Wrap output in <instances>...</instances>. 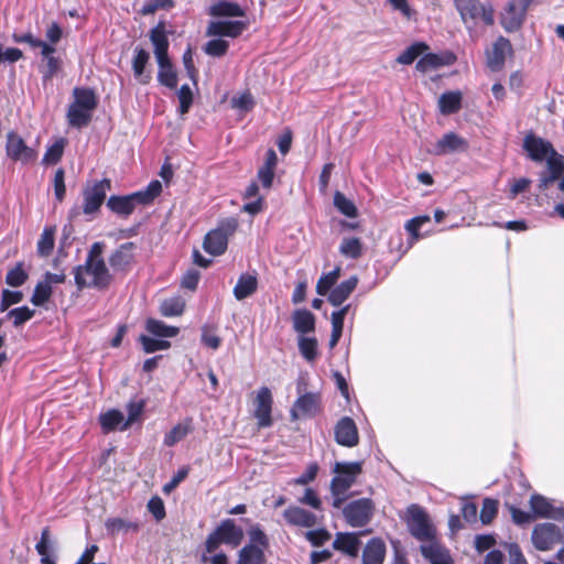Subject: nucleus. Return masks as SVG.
<instances>
[{
  "label": "nucleus",
  "mask_w": 564,
  "mask_h": 564,
  "mask_svg": "<svg viewBox=\"0 0 564 564\" xmlns=\"http://www.w3.org/2000/svg\"><path fill=\"white\" fill-rule=\"evenodd\" d=\"M523 149L532 161L543 162L545 160L546 169L539 174L538 187L541 192L546 191L562 175L564 156L554 149L551 142L533 133L525 135Z\"/></svg>",
  "instance_id": "1"
},
{
  "label": "nucleus",
  "mask_w": 564,
  "mask_h": 564,
  "mask_svg": "<svg viewBox=\"0 0 564 564\" xmlns=\"http://www.w3.org/2000/svg\"><path fill=\"white\" fill-rule=\"evenodd\" d=\"M335 475L329 485L333 497V507L340 509L347 500V492L356 482L358 476L362 471V463L360 462H336L332 468Z\"/></svg>",
  "instance_id": "2"
},
{
  "label": "nucleus",
  "mask_w": 564,
  "mask_h": 564,
  "mask_svg": "<svg viewBox=\"0 0 564 564\" xmlns=\"http://www.w3.org/2000/svg\"><path fill=\"white\" fill-rule=\"evenodd\" d=\"M162 192V184L160 181L154 180L141 191L132 193L130 195L118 196L112 195L107 200V207L115 214L128 217L130 216L138 205H149L155 197Z\"/></svg>",
  "instance_id": "3"
},
{
  "label": "nucleus",
  "mask_w": 564,
  "mask_h": 564,
  "mask_svg": "<svg viewBox=\"0 0 564 564\" xmlns=\"http://www.w3.org/2000/svg\"><path fill=\"white\" fill-rule=\"evenodd\" d=\"M73 272L78 290L85 288L106 290L112 280L105 260H98L96 262L85 261L84 264L75 267Z\"/></svg>",
  "instance_id": "4"
},
{
  "label": "nucleus",
  "mask_w": 564,
  "mask_h": 564,
  "mask_svg": "<svg viewBox=\"0 0 564 564\" xmlns=\"http://www.w3.org/2000/svg\"><path fill=\"white\" fill-rule=\"evenodd\" d=\"M243 530L237 525L235 520L225 519L219 525L208 534L205 542V550L213 554L220 544H226L232 549L238 547L243 540Z\"/></svg>",
  "instance_id": "5"
},
{
  "label": "nucleus",
  "mask_w": 564,
  "mask_h": 564,
  "mask_svg": "<svg viewBox=\"0 0 564 564\" xmlns=\"http://www.w3.org/2000/svg\"><path fill=\"white\" fill-rule=\"evenodd\" d=\"M248 534L249 543L239 551L236 564H264L269 538L258 524L252 525Z\"/></svg>",
  "instance_id": "6"
},
{
  "label": "nucleus",
  "mask_w": 564,
  "mask_h": 564,
  "mask_svg": "<svg viewBox=\"0 0 564 564\" xmlns=\"http://www.w3.org/2000/svg\"><path fill=\"white\" fill-rule=\"evenodd\" d=\"M303 381L297 382L299 398L290 410V415L293 421L314 417L322 412V397L318 392H303Z\"/></svg>",
  "instance_id": "7"
},
{
  "label": "nucleus",
  "mask_w": 564,
  "mask_h": 564,
  "mask_svg": "<svg viewBox=\"0 0 564 564\" xmlns=\"http://www.w3.org/2000/svg\"><path fill=\"white\" fill-rule=\"evenodd\" d=\"M406 524L410 533L419 541L427 542L435 538V529L427 513L417 505H411L406 510Z\"/></svg>",
  "instance_id": "8"
},
{
  "label": "nucleus",
  "mask_w": 564,
  "mask_h": 564,
  "mask_svg": "<svg viewBox=\"0 0 564 564\" xmlns=\"http://www.w3.org/2000/svg\"><path fill=\"white\" fill-rule=\"evenodd\" d=\"M341 508L346 522L352 528H361L371 521L376 506L370 498H360Z\"/></svg>",
  "instance_id": "9"
},
{
  "label": "nucleus",
  "mask_w": 564,
  "mask_h": 564,
  "mask_svg": "<svg viewBox=\"0 0 564 564\" xmlns=\"http://www.w3.org/2000/svg\"><path fill=\"white\" fill-rule=\"evenodd\" d=\"M462 20L466 25L475 24L478 20L487 25L494 23V9L490 4H482L478 0H454Z\"/></svg>",
  "instance_id": "10"
},
{
  "label": "nucleus",
  "mask_w": 564,
  "mask_h": 564,
  "mask_svg": "<svg viewBox=\"0 0 564 564\" xmlns=\"http://www.w3.org/2000/svg\"><path fill=\"white\" fill-rule=\"evenodd\" d=\"M6 154L8 159L21 164H30L36 161L37 151L29 147L23 138L15 131L11 130L7 133Z\"/></svg>",
  "instance_id": "11"
},
{
  "label": "nucleus",
  "mask_w": 564,
  "mask_h": 564,
  "mask_svg": "<svg viewBox=\"0 0 564 564\" xmlns=\"http://www.w3.org/2000/svg\"><path fill=\"white\" fill-rule=\"evenodd\" d=\"M110 187L111 182L108 178L85 186L83 189V213L86 216H94L100 209Z\"/></svg>",
  "instance_id": "12"
},
{
  "label": "nucleus",
  "mask_w": 564,
  "mask_h": 564,
  "mask_svg": "<svg viewBox=\"0 0 564 564\" xmlns=\"http://www.w3.org/2000/svg\"><path fill=\"white\" fill-rule=\"evenodd\" d=\"M562 538L561 527L551 522L536 524L531 534L532 543L539 551L552 550L554 545L562 542Z\"/></svg>",
  "instance_id": "13"
},
{
  "label": "nucleus",
  "mask_w": 564,
  "mask_h": 564,
  "mask_svg": "<svg viewBox=\"0 0 564 564\" xmlns=\"http://www.w3.org/2000/svg\"><path fill=\"white\" fill-rule=\"evenodd\" d=\"M248 28L245 21L217 20L210 21L206 29V35L209 37H230L236 39Z\"/></svg>",
  "instance_id": "14"
},
{
  "label": "nucleus",
  "mask_w": 564,
  "mask_h": 564,
  "mask_svg": "<svg viewBox=\"0 0 564 564\" xmlns=\"http://www.w3.org/2000/svg\"><path fill=\"white\" fill-rule=\"evenodd\" d=\"M254 417L257 419L259 427H269L272 425V404L273 399L269 388L262 387L258 390L256 395Z\"/></svg>",
  "instance_id": "15"
},
{
  "label": "nucleus",
  "mask_w": 564,
  "mask_h": 564,
  "mask_svg": "<svg viewBox=\"0 0 564 564\" xmlns=\"http://www.w3.org/2000/svg\"><path fill=\"white\" fill-rule=\"evenodd\" d=\"M530 508L535 518L564 520V508L554 507L549 499L542 495H532L530 498Z\"/></svg>",
  "instance_id": "16"
},
{
  "label": "nucleus",
  "mask_w": 564,
  "mask_h": 564,
  "mask_svg": "<svg viewBox=\"0 0 564 564\" xmlns=\"http://www.w3.org/2000/svg\"><path fill=\"white\" fill-rule=\"evenodd\" d=\"M336 442L346 447H354L358 444L359 436L356 423L349 416L341 417L335 426Z\"/></svg>",
  "instance_id": "17"
},
{
  "label": "nucleus",
  "mask_w": 564,
  "mask_h": 564,
  "mask_svg": "<svg viewBox=\"0 0 564 564\" xmlns=\"http://www.w3.org/2000/svg\"><path fill=\"white\" fill-rule=\"evenodd\" d=\"M468 149V142L455 132L445 133L431 151L435 155H445L455 152H464Z\"/></svg>",
  "instance_id": "18"
},
{
  "label": "nucleus",
  "mask_w": 564,
  "mask_h": 564,
  "mask_svg": "<svg viewBox=\"0 0 564 564\" xmlns=\"http://www.w3.org/2000/svg\"><path fill=\"white\" fill-rule=\"evenodd\" d=\"M424 558L431 564H454L448 550L433 538L420 546Z\"/></svg>",
  "instance_id": "19"
},
{
  "label": "nucleus",
  "mask_w": 564,
  "mask_h": 564,
  "mask_svg": "<svg viewBox=\"0 0 564 564\" xmlns=\"http://www.w3.org/2000/svg\"><path fill=\"white\" fill-rule=\"evenodd\" d=\"M259 185L258 182H251L245 189L242 197L248 202L243 204L242 212L254 216L260 214L265 208L264 196L259 194Z\"/></svg>",
  "instance_id": "20"
},
{
  "label": "nucleus",
  "mask_w": 564,
  "mask_h": 564,
  "mask_svg": "<svg viewBox=\"0 0 564 564\" xmlns=\"http://www.w3.org/2000/svg\"><path fill=\"white\" fill-rule=\"evenodd\" d=\"M283 518L288 524L301 528H312L317 521L314 513L297 506L286 508L283 512Z\"/></svg>",
  "instance_id": "21"
},
{
  "label": "nucleus",
  "mask_w": 564,
  "mask_h": 564,
  "mask_svg": "<svg viewBox=\"0 0 564 564\" xmlns=\"http://www.w3.org/2000/svg\"><path fill=\"white\" fill-rule=\"evenodd\" d=\"M511 52V43L509 40L500 36L492 45L491 51L487 54V65L491 70H499L503 64L508 53Z\"/></svg>",
  "instance_id": "22"
},
{
  "label": "nucleus",
  "mask_w": 564,
  "mask_h": 564,
  "mask_svg": "<svg viewBox=\"0 0 564 564\" xmlns=\"http://www.w3.org/2000/svg\"><path fill=\"white\" fill-rule=\"evenodd\" d=\"M527 11L521 9L512 0L501 13V25L508 32L517 31L523 23Z\"/></svg>",
  "instance_id": "23"
},
{
  "label": "nucleus",
  "mask_w": 564,
  "mask_h": 564,
  "mask_svg": "<svg viewBox=\"0 0 564 564\" xmlns=\"http://www.w3.org/2000/svg\"><path fill=\"white\" fill-rule=\"evenodd\" d=\"M150 40L154 47L156 62H161L163 58H167L170 43L163 22L158 23V25L151 29Z\"/></svg>",
  "instance_id": "24"
},
{
  "label": "nucleus",
  "mask_w": 564,
  "mask_h": 564,
  "mask_svg": "<svg viewBox=\"0 0 564 564\" xmlns=\"http://www.w3.org/2000/svg\"><path fill=\"white\" fill-rule=\"evenodd\" d=\"M258 290L257 274L245 272L239 275L237 283L232 290L234 296L237 301H242L253 295Z\"/></svg>",
  "instance_id": "25"
},
{
  "label": "nucleus",
  "mask_w": 564,
  "mask_h": 564,
  "mask_svg": "<svg viewBox=\"0 0 564 564\" xmlns=\"http://www.w3.org/2000/svg\"><path fill=\"white\" fill-rule=\"evenodd\" d=\"M150 61V53L142 47L134 48V56L132 59V70L134 77L140 84L147 85L151 80V73L145 70Z\"/></svg>",
  "instance_id": "26"
},
{
  "label": "nucleus",
  "mask_w": 564,
  "mask_h": 564,
  "mask_svg": "<svg viewBox=\"0 0 564 564\" xmlns=\"http://www.w3.org/2000/svg\"><path fill=\"white\" fill-rule=\"evenodd\" d=\"M133 242L122 243L109 257V263L115 271L126 270L133 260Z\"/></svg>",
  "instance_id": "27"
},
{
  "label": "nucleus",
  "mask_w": 564,
  "mask_h": 564,
  "mask_svg": "<svg viewBox=\"0 0 564 564\" xmlns=\"http://www.w3.org/2000/svg\"><path fill=\"white\" fill-rule=\"evenodd\" d=\"M357 284L358 278L356 275L343 281L328 292V302L333 306H340L350 296Z\"/></svg>",
  "instance_id": "28"
},
{
  "label": "nucleus",
  "mask_w": 564,
  "mask_h": 564,
  "mask_svg": "<svg viewBox=\"0 0 564 564\" xmlns=\"http://www.w3.org/2000/svg\"><path fill=\"white\" fill-rule=\"evenodd\" d=\"M386 556V544L379 538L369 540L362 552V564H382Z\"/></svg>",
  "instance_id": "29"
},
{
  "label": "nucleus",
  "mask_w": 564,
  "mask_h": 564,
  "mask_svg": "<svg viewBox=\"0 0 564 564\" xmlns=\"http://www.w3.org/2000/svg\"><path fill=\"white\" fill-rule=\"evenodd\" d=\"M35 550L41 556L42 564H56L57 556L54 550V542L51 540L48 528H44L41 533L40 541L35 545Z\"/></svg>",
  "instance_id": "30"
},
{
  "label": "nucleus",
  "mask_w": 564,
  "mask_h": 564,
  "mask_svg": "<svg viewBox=\"0 0 564 564\" xmlns=\"http://www.w3.org/2000/svg\"><path fill=\"white\" fill-rule=\"evenodd\" d=\"M454 62L452 54L438 55L427 53L423 55L416 63V69L421 73H426L438 67L451 65Z\"/></svg>",
  "instance_id": "31"
},
{
  "label": "nucleus",
  "mask_w": 564,
  "mask_h": 564,
  "mask_svg": "<svg viewBox=\"0 0 564 564\" xmlns=\"http://www.w3.org/2000/svg\"><path fill=\"white\" fill-rule=\"evenodd\" d=\"M359 546L360 541L357 533L338 532L333 542V547L335 550L341 551L350 556H356L358 554Z\"/></svg>",
  "instance_id": "32"
},
{
  "label": "nucleus",
  "mask_w": 564,
  "mask_h": 564,
  "mask_svg": "<svg viewBox=\"0 0 564 564\" xmlns=\"http://www.w3.org/2000/svg\"><path fill=\"white\" fill-rule=\"evenodd\" d=\"M463 95L459 90H451L438 98V110L442 115L456 113L462 108Z\"/></svg>",
  "instance_id": "33"
},
{
  "label": "nucleus",
  "mask_w": 564,
  "mask_h": 564,
  "mask_svg": "<svg viewBox=\"0 0 564 564\" xmlns=\"http://www.w3.org/2000/svg\"><path fill=\"white\" fill-rule=\"evenodd\" d=\"M294 330L301 335L315 329V317L308 310H296L292 315Z\"/></svg>",
  "instance_id": "34"
},
{
  "label": "nucleus",
  "mask_w": 564,
  "mask_h": 564,
  "mask_svg": "<svg viewBox=\"0 0 564 564\" xmlns=\"http://www.w3.org/2000/svg\"><path fill=\"white\" fill-rule=\"evenodd\" d=\"M66 117L69 126L80 129L89 124L93 118V111L80 108L79 106H76V104L72 102L68 107Z\"/></svg>",
  "instance_id": "35"
},
{
  "label": "nucleus",
  "mask_w": 564,
  "mask_h": 564,
  "mask_svg": "<svg viewBox=\"0 0 564 564\" xmlns=\"http://www.w3.org/2000/svg\"><path fill=\"white\" fill-rule=\"evenodd\" d=\"M159 72H158V80L161 85L167 88H175L177 85V74L174 69V66L170 59L163 58L161 62H158Z\"/></svg>",
  "instance_id": "36"
},
{
  "label": "nucleus",
  "mask_w": 564,
  "mask_h": 564,
  "mask_svg": "<svg viewBox=\"0 0 564 564\" xmlns=\"http://www.w3.org/2000/svg\"><path fill=\"white\" fill-rule=\"evenodd\" d=\"M228 240L215 229L210 230L204 240V249L213 256H220L227 249Z\"/></svg>",
  "instance_id": "37"
},
{
  "label": "nucleus",
  "mask_w": 564,
  "mask_h": 564,
  "mask_svg": "<svg viewBox=\"0 0 564 564\" xmlns=\"http://www.w3.org/2000/svg\"><path fill=\"white\" fill-rule=\"evenodd\" d=\"M74 104L94 112L98 105V98L93 89L76 87L73 90Z\"/></svg>",
  "instance_id": "38"
},
{
  "label": "nucleus",
  "mask_w": 564,
  "mask_h": 564,
  "mask_svg": "<svg viewBox=\"0 0 564 564\" xmlns=\"http://www.w3.org/2000/svg\"><path fill=\"white\" fill-rule=\"evenodd\" d=\"M145 329L153 336L160 338H171L178 334V328L169 326L162 321L149 318L145 323Z\"/></svg>",
  "instance_id": "39"
},
{
  "label": "nucleus",
  "mask_w": 564,
  "mask_h": 564,
  "mask_svg": "<svg viewBox=\"0 0 564 564\" xmlns=\"http://www.w3.org/2000/svg\"><path fill=\"white\" fill-rule=\"evenodd\" d=\"M209 13L214 17H245L243 9L239 4L229 1L215 3L210 7Z\"/></svg>",
  "instance_id": "40"
},
{
  "label": "nucleus",
  "mask_w": 564,
  "mask_h": 564,
  "mask_svg": "<svg viewBox=\"0 0 564 564\" xmlns=\"http://www.w3.org/2000/svg\"><path fill=\"white\" fill-rule=\"evenodd\" d=\"M99 422L105 433H109L119 429L121 431L122 424L126 422L122 412L118 410H109L100 414Z\"/></svg>",
  "instance_id": "41"
},
{
  "label": "nucleus",
  "mask_w": 564,
  "mask_h": 564,
  "mask_svg": "<svg viewBox=\"0 0 564 564\" xmlns=\"http://www.w3.org/2000/svg\"><path fill=\"white\" fill-rule=\"evenodd\" d=\"M55 227H45L41 237L37 241L36 250L39 256L48 257L53 249L55 242Z\"/></svg>",
  "instance_id": "42"
},
{
  "label": "nucleus",
  "mask_w": 564,
  "mask_h": 564,
  "mask_svg": "<svg viewBox=\"0 0 564 564\" xmlns=\"http://www.w3.org/2000/svg\"><path fill=\"white\" fill-rule=\"evenodd\" d=\"M105 527L109 534L115 535L120 532L138 531L137 522L128 521L122 518H109L105 522Z\"/></svg>",
  "instance_id": "43"
},
{
  "label": "nucleus",
  "mask_w": 564,
  "mask_h": 564,
  "mask_svg": "<svg viewBox=\"0 0 564 564\" xmlns=\"http://www.w3.org/2000/svg\"><path fill=\"white\" fill-rule=\"evenodd\" d=\"M341 256L349 259H358L362 253V245L359 238H344L339 246Z\"/></svg>",
  "instance_id": "44"
},
{
  "label": "nucleus",
  "mask_w": 564,
  "mask_h": 564,
  "mask_svg": "<svg viewBox=\"0 0 564 564\" xmlns=\"http://www.w3.org/2000/svg\"><path fill=\"white\" fill-rule=\"evenodd\" d=\"M191 431L192 426L189 422L178 423L164 435L163 443L167 447L174 446L176 443L182 441Z\"/></svg>",
  "instance_id": "45"
},
{
  "label": "nucleus",
  "mask_w": 564,
  "mask_h": 564,
  "mask_svg": "<svg viewBox=\"0 0 564 564\" xmlns=\"http://www.w3.org/2000/svg\"><path fill=\"white\" fill-rule=\"evenodd\" d=\"M339 276H340V268L339 267H336L330 272L323 274L316 284L317 294H319L322 296L327 295L328 292L336 284Z\"/></svg>",
  "instance_id": "46"
},
{
  "label": "nucleus",
  "mask_w": 564,
  "mask_h": 564,
  "mask_svg": "<svg viewBox=\"0 0 564 564\" xmlns=\"http://www.w3.org/2000/svg\"><path fill=\"white\" fill-rule=\"evenodd\" d=\"M299 350L303 358L312 362L317 357V339L315 337L300 336Z\"/></svg>",
  "instance_id": "47"
},
{
  "label": "nucleus",
  "mask_w": 564,
  "mask_h": 564,
  "mask_svg": "<svg viewBox=\"0 0 564 564\" xmlns=\"http://www.w3.org/2000/svg\"><path fill=\"white\" fill-rule=\"evenodd\" d=\"M184 308V300L178 296H175L163 301L160 306V312L163 316L172 317L181 315Z\"/></svg>",
  "instance_id": "48"
},
{
  "label": "nucleus",
  "mask_w": 564,
  "mask_h": 564,
  "mask_svg": "<svg viewBox=\"0 0 564 564\" xmlns=\"http://www.w3.org/2000/svg\"><path fill=\"white\" fill-rule=\"evenodd\" d=\"M429 46L422 42L414 43L403 51L397 58L398 63L403 65L412 64Z\"/></svg>",
  "instance_id": "49"
},
{
  "label": "nucleus",
  "mask_w": 564,
  "mask_h": 564,
  "mask_svg": "<svg viewBox=\"0 0 564 564\" xmlns=\"http://www.w3.org/2000/svg\"><path fill=\"white\" fill-rule=\"evenodd\" d=\"M334 206L343 215L354 218L357 216V207L354 202L348 199L343 193L336 192L334 195Z\"/></svg>",
  "instance_id": "50"
},
{
  "label": "nucleus",
  "mask_w": 564,
  "mask_h": 564,
  "mask_svg": "<svg viewBox=\"0 0 564 564\" xmlns=\"http://www.w3.org/2000/svg\"><path fill=\"white\" fill-rule=\"evenodd\" d=\"M143 350L147 354H152L158 350H165L170 348L171 344L165 338H153L147 335H141L139 338Z\"/></svg>",
  "instance_id": "51"
},
{
  "label": "nucleus",
  "mask_w": 564,
  "mask_h": 564,
  "mask_svg": "<svg viewBox=\"0 0 564 564\" xmlns=\"http://www.w3.org/2000/svg\"><path fill=\"white\" fill-rule=\"evenodd\" d=\"M229 48V42L227 40H224L221 37H216L213 40H209L204 45V52L213 57H221L224 56Z\"/></svg>",
  "instance_id": "52"
},
{
  "label": "nucleus",
  "mask_w": 564,
  "mask_h": 564,
  "mask_svg": "<svg viewBox=\"0 0 564 564\" xmlns=\"http://www.w3.org/2000/svg\"><path fill=\"white\" fill-rule=\"evenodd\" d=\"M52 295V286H50L44 280L40 281L34 289L31 297V302L35 306H42L45 304Z\"/></svg>",
  "instance_id": "53"
},
{
  "label": "nucleus",
  "mask_w": 564,
  "mask_h": 564,
  "mask_svg": "<svg viewBox=\"0 0 564 564\" xmlns=\"http://www.w3.org/2000/svg\"><path fill=\"white\" fill-rule=\"evenodd\" d=\"M498 500L491 498H485L482 501V508L480 510V521L484 524H489L498 513Z\"/></svg>",
  "instance_id": "54"
},
{
  "label": "nucleus",
  "mask_w": 564,
  "mask_h": 564,
  "mask_svg": "<svg viewBox=\"0 0 564 564\" xmlns=\"http://www.w3.org/2000/svg\"><path fill=\"white\" fill-rule=\"evenodd\" d=\"M65 140L59 139L54 144H52L45 152L43 156V164H56L61 161L64 152Z\"/></svg>",
  "instance_id": "55"
},
{
  "label": "nucleus",
  "mask_w": 564,
  "mask_h": 564,
  "mask_svg": "<svg viewBox=\"0 0 564 564\" xmlns=\"http://www.w3.org/2000/svg\"><path fill=\"white\" fill-rule=\"evenodd\" d=\"M28 273L23 270V264L18 263L14 268L8 271L6 282L10 286L18 288L25 283Z\"/></svg>",
  "instance_id": "56"
},
{
  "label": "nucleus",
  "mask_w": 564,
  "mask_h": 564,
  "mask_svg": "<svg viewBox=\"0 0 564 564\" xmlns=\"http://www.w3.org/2000/svg\"><path fill=\"white\" fill-rule=\"evenodd\" d=\"M431 218L427 215L416 216L411 218L405 224V230L410 234L412 241H417L421 238V235L419 232L420 228L425 225L426 223H430Z\"/></svg>",
  "instance_id": "57"
},
{
  "label": "nucleus",
  "mask_w": 564,
  "mask_h": 564,
  "mask_svg": "<svg viewBox=\"0 0 564 564\" xmlns=\"http://www.w3.org/2000/svg\"><path fill=\"white\" fill-rule=\"evenodd\" d=\"M174 7L173 0H148L141 8L140 12L143 15H150L155 13L158 10H169Z\"/></svg>",
  "instance_id": "58"
},
{
  "label": "nucleus",
  "mask_w": 564,
  "mask_h": 564,
  "mask_svg": "<svg viewBox=\"0 0 564 564\" xmlns=\"http://www.w3.org/2000/svg\"><path fill=\"white\" fill-rule=\"evenodd\" d=\"M319 470L317 463H310L303 474L292 480V484L305 486L314 481Z\"/></svg>",
  "instance_id": "59"
},
{
  "label": "nucleus",
  "mask_w": 564,
  "mask_h": 564,
  "mask_svg": "<svg viewBox=\"0 0 564 564\" xmlns=\"http://www.w3.org/2000/svg\"><path fill=\"white\" fill-rule=\"evenodd\" d=\"M33 315L34 311L30 310L28 306L17 307L8 313V316L13 319V325L15 327L31 319Z\"/></svg>",
  "instance_id": "60"
},
{
  "label": "nucleus",
  "mask_w": 564,
  "mask_h": 564,
  "mask_svg": "<svg viewBox=\"0 0 564 564\" xmlns=\"http://www.w3.org/2000/svg\"><path fill=\"white\" fill-rule=\"evenodd\" d=\"M177 97L180 100L178 111L181 115H185L188 112L192 102H193V94L188 85H182L177 91Z\"/></svg>",
  "instance_id": "61"
},
{
  "label": "nucleus",
  "mask_w": 564,
  "mask_h": 564,
  "mask_svg": "<svg viewBox=\"0 0 564 564\" xmlns=\"http://www.w3.org/2000/svg\"><path fill=\"white\" fill-rule=\"evenodd\" d=\"M147 508L156 521H161L165 518L166 513H165L164 502H163L162 498H160L159 496L152 497L149 500Z\"/></svg>",
  "instance_id": "62"
},
{
  "label": "nucleus",
  "mask_w": 564,
  "mask_h": 564,
  "mask_svg": "<svg viewBox=\"0 0 564 564\" xmlns=\"http://www.w3.org/2000/svg\"><path fill=\"white\" fill-rule=\"evenodd\" d=\"M144 408V403L140 402H130L127 405L128 419L121 426V431L127 430L142 413Z\"/></svg>",
  "instance_id": "63"
},
{
  "label": "nucleus",
  "mask_w": 564,
  "mask_h": 564,
  "mask_svg": "<svg viewBox=\"0 0 564 564\" xmlns=\"http://www.w3.org/2000/svg\"><path fill=\"white\" fill-rule=\"evenodd\" d=\"M22 297L23 295L20 291L3 290L1 294L0 310L2 312L7 311L10 305L20 303Z\"/></svg>",
  "instance_id": "64"
}]
</instances>
